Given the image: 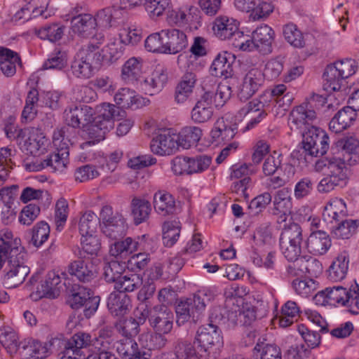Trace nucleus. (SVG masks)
Instances as JSON below:
<instances>
[{
	"mask_svg": "<svg viewBox=\"0 0 359 359\" xmlns=\"http://www.w3.org/2000/svg\"><path fill=\"white\" fill-rule=\"evenodd\" d=\"M73 130L69 127L56 128L53 134V144L55 151L36 158L25 165L30 172H36L48 168L51 172H62L68 163L69 144Z\"/></svg>",
	"mask_w": 359,
	"mask_h": 359,
	"instance_id": "nucleus-1",
	"label": "nucleus"
},
{
	"mask_svg": "<svg viewBox=\"0 0 359 359\" xmlns=\"http://www.w3.org/2000/svg\"><path fill=\"white\" fill-rule=\"evenodd\" d=\"M194 343L200 349L196 351L191 344H183L184 351L172 354L167 359H210L208 349L222 344V332L217 326L208 324L200 327L195 337Z\"/></svg>",
	"mask_w": 359,
	"mask_h": 359,
	"instance_id": "nucleus-2",
	"label": "nucleus"
},
{
	"mask_svg": "<svg viewBox=\"0 0 359 359\" xmlns=\"http://www.w3.org/2000/svg\"><path fill=\"white\" fill-rule=\"evenodd\" d=\"M102 33L95 34L92 41L83 46L74 56L71 65V71L77 78L88 79L93 74V70L100 65V46L104 42Z\"/></svg>",
	"mask_w": 359,
	"mask_h": 359,
	"instance_id": "nucleus-3",
	"label": "nucleus"
},
{
	"mask_svg": "<svg viewBox=\"0 0 359 359\" xmlns=\"http://www.w3.org/2000/svg\"><path fill=\"white\" fill-rule=\"evenodd\" d=\"M316 302L322 304L334 306H345L353 313L359 311V285L357 283L344 287L334 285L319 291L315 296Z\"/></svg>",
	"mask_w": 359,
	"mask_h": 359,
	"instance_id": "nucleus-4",
	"label": "nucleus"
},
{
	"mask_svg": "<svg viewBox=\"0 0 359 359\" xmlns=\"http://www.w3.org/2000/svg\"><path fill=\"white\" fill-rule=\"evenodd\" d=\"M215 298V294L208 290L196 292L193 297L181 302L176 306L177 323L180 325L190 319L194 322L198 320L207 304Z\"/></svg>",
	"mask_w": 359,
	"mask_h": 359,
	"instance_id": "nucleus-5",
	"label": "nucleus"
},
{
	"mask_svg": "<svg viewBox=\"0 0 359 359\" xmlns=\"http://www.w3.org/2000/svg\"><path fill=\"white\" fill-rule=\"evenodd\" d=\"M358 69L357 62L351 58H346L327 65L323 73V87L328 92L338 91L343 81L355 74Z\"/></svg>",
	"mask_w": 359,
	"mask_h": 359,
	"instance_id": "nucleus-6",
	"label": "nucleus"
},
{
	"mask_svg": "<svg viewBox=\"0 0 359 359\" xmlns=\"http://www.w3.org/2000/svg\"><path fill=\"white\" fill-rule=\"evenodd\" d=\"M302 229L297 223L285 226L280 236V248L285 259L294 264L304 255Z\"/></svg>",
	"mask_w": 359,
	"mask_h": 359,
	"instance_id": "nucleus-7",
	"label": "nucleus"
},
{
	"mask_svg": "<svg viewBox=\"0 0 359 359\" xmlns=\"http://www.w3.org/2000/svg\"><path fill=\"white\" fill-rule=\"evenodd\" d=\"M100 225L102 233L112 240L125 235L127 230L126 219L122 214L114 212L112 207L104 205L100 212Z\"/></svg>",
	"mask_w": 359,
	"mask_h": 359,
	"instance_id": "nucleus-8",
	"label": "nucleus"
},
{
	"mask_svg": "<svg viewBox=\"0 0 359 359\" xmlns=\"http://www.w3.org/2000/svg\"><path fill=\"white\" fill-rule=\"evenodd\" d=\"M67 302L73 309H78L84 306V316L90 318L97 311L100 298L93 297L90 289L75 284L70 290Z\"/></svg>",
	"mask_w": 359,
	"mask_h": 359,
	"instance_id": "nucleus-9",
	"label": "nucleus"
},
{
	"mask_svg": "<svg viewBox=\"0 0 359 359\" xmlns=\"http://www.w3.org/2000/svg\"><path fill=\"white\" fill-rule=\"evenodd\" d=\"M329 147V137L325 130L311 126L303 134L302 148L310 156H323Z\"/></svg>",
	"mask_w": 359,
	"mask_h": 359,
	"instance_id": "nucleus-10",
	"label": "nucleus"
},
{
	"mask_svg": "<svg viewBox=\"0 0 359 359\" xmlns=\"http://www.w3.org/2000/svg\"><path fill=\"white\" fill-rule=\"evenodd\" d=\"M348 103L351 106L340 109L330 121L329 128L332 132H342L350 127L355 120L356 111H359V88L352 94Z\"/></svg>",
	"mask_w": 359,
	"mask_h": 359,
	"instance_id": "nucleus-11",
	"label": "nucleus"
},
{
	"mask_svg": "<svg viewBox=\"0 0 359 359\" xmlns=\"http://www.w3.org/2000/svg\"><path fill=\"white\" fill-rule=\"evenodd\" d=\"M346 164V162L341 158H322L316 161L315 170L317 172H325L330 177L335 179L342 187L348 182V169Z\"/></svg>",
	"mask_w": 359,
	"mask_h": 359,
	"instance_id": "nucleus-12",
	"label": "nucleus"
},
{
	"mask_svg": "<svg viewBox=\"0 0 359 359\" xmlns=\"http://www.w3.org/2000/svg\"><path fill=\"white\" fill-rule=\"evenodd\" d=\"M25 256L20 259L18 256L8 257V265L4 271L3 283L9 288L18 287L29 273V268L24 264Z\"/></svg>",
	"mask_w": 359,
	"mask_h": 359,
	"instance_id": "nucleus-13",
	"label": "nucleus"
},
{
	"mask_svg": "<svg viewBox=\"0 0 359 359\" xmlns=\"http://www.w3.org/2000/svg\"><path fill=\"white\" fill-rule=\"evenodd\" d=\"M264 83L262 71L257 67L250 69L243 78L238 97L242 101H246L252 97Z\"/></svg>",
	"mask_w": 359,
	"mask_h": 359,
	"instance_id": "nucleus-14",
	"label": "nucleus"
},
{
	"mask_svg": "<svg viewBox=\"0 0 359 359\" xmlns=\"http://www.w3.org/2000/svg\"><path fill=\"white\" fill-rule=\"evenodd\" d=\"M82 252L79 251L78 259L70 262L67 266V271L71 276L83 283H90L97 275L95 265L89 259L81 258Z\"/></svg>",
	"mask_w": 359,
	"mask_h": 359,
	"instance_id": "nucleus-15",
	"label": "nucleus"
},
{
	"mask_svg": "<svg viewBox=\"0 0 359 359\" xmlns=\"http://www.w3.org/2000/svg\"><path fill=\"white\" fill-rule=\"evenodd\" d=\"M26 253L21 246V241L18 238H13L11 231L8 229L0 230V258L4 264L8 257L18 256L22 259Z\"/></svg>",
	"mask_w": 359,
	"mask_h": 359,
	"instance_id": "nucleus-16",
	"label": "nucleus"
},
{
	"mask_svg": "<svg viewBox=\"0 0 359 359\" xmlns=\"http://www.w3.org/2000/svg\"><path fill=\"white\" fill-rule=\"evenodd\" d=\"M173 321L174 314L169 308L164 304L154 306L149 325L155 332L168 334L172 329Z\"/></svg>",
	"mask_w": 359,
	"mask_h": 359,
	"instance_id": "nucleus-17",
	"label": "nucleus"
},
{
	"mask_svg": "<svg viewBox=\"0 0 359 359\" xmlns=\"http://www.w3.org/2000/svg\"><path fill=\"white\" fill-rule=\"evenodd\" d=\"M93 116L92 108L86 105L69 107L64 112V117L66 126L73 130L72 137H73L75 130L74 128H79L81 125L85 126L91 121Z\"/></svg>",
	"mask_w": 359,
	"mask_h": 359,
	"instance_id": "nucleus-18",
	"label": "nucleus"
},
{
	"mask_svg": "<svg viewBox=\"0 0 359 359\" xmlns=\"http://www.w3.org/2000/svg\"><path fill=\"white\" fill-rule=\"evenodd\" d=\"M264 104L261 100H253L241 108L238 111L237 116L243 118L249 116L251 119L246 126L242 129L243 133L255 128L263 119L267 116L264 110Z\"/></svg>",
	"mask_w": 359,
	"mask_h": 359,
	"instance_id": "nucleus-19",
	"label": "nucleus"
},
{
	"mask_svg": "<svg viewBox=\"0 0 359 359\" xmlns=\"http://www.w3.org/2000/svg\"><path fill=\"white\" fill-rule=\"evenodd\" d=\"M264 104L261 100H253L241 108L238 111L237 116L243 118L249 116L251 119L246 126L242 129L243 133L255 128L263 119L267 116L264 110Z\"/></svg>",
	"mask_w": 359,
	"mask_h": 359,
	"instance_id": "nucleus-20",
	"label": "nucleus"
},
{
	"mask_svg": "<svg viewBox=\"0 0 359 359\" xmlns=\"http://www.w3.org/2000/svg\"><path fill=\"white\" fill-rule=\"evenodd\" d=\"M94 346V337L86 332L74 334L66 345L65 355L69 359H85L82 348Z\"/></svg>",
	"mask_w": 359,
	"mask_h": 359,
	"instance_id": "nucleus-21",
	"label": "nucleus"
},
{
	"mask_svg": "<svg viewBox=\"0 0 359 359\" xmlns=\"http://www.w3.org/2000/svg\"><path fill=\"white\" fill-rule=\"evenodd\" d=\"M287 273L292 276L308 274L311 276H317L323 271L322 264L316 259L307 255H303L299 259L288 266Z\"/></svg>",
	"mask_w": 359,
	"mask_h": 359,
	"instance_id": "nucleus-22",
	"label": "nucleus"
},
{
	"mask_svg": "<svg viewBox=\"0 0 359 359\" xmlns=\"http://www.w3.org/2000/svg\"><path fill=\"white\" fill-rule=\"evenodd\" d=\"M213 95L212 91H205L198 100L191 111V118L194 123H204L212 118Z\"/></svg>",
	"mask_w": 359,
	"mask_h": 359,
	"instance_id": "nucleus-23",
	"label": "nucleus"
},
{
	"mask_svg": "<svg viewBox=\"0 0 359 359\" xmlns=\"http://www.w3.org/2000/svg\"><path fill=\"white\" fill-rule=\"evenodd\" d=\"M176 134L165 132L153 138L150 144L151 151L159 156L171 155L180 147Z\"/></svg>",
	"mask_w": 359,
	"mask_h": 359,
	"instance_id": "nucleus-24",
	"label": "nucleus"
},
{
	"mask_svg": "<svg viewBox=\"0 0 359 359\" xmlns=\"http://www.w3.org/2000/svg\"><path fill=\"white\" fill-rule=\"evenodd\" d=\"M317 115L311 102H304L294 107L290 112L289 123L296 128L311 125L316 119Z\"/></svg>",
	"mask_w": 359,
	"mask_h": 359,
	"instance_id": "nucleus-25",
	"label": "nucleus"
},
{
	"mask_svg": "<svg viewBox=\"0 0 359 359\" xmlns=\"http://www.w3.org/2000/svg\"><path fill=\"white\" fill-rule=\"evenodd\" d=\"M162 34L165 36L164 53L177 54L188 46L187 36L182 30L177 29H163Z\"/></svg>",
	"mask_w": 359,
	"mask_h": 359,
	"instance_id": "nucleus-26",
	"label": "nucleus"
},
{
	"mask_svg": "<svg viewBox=\"0 0 359 359\" xmlns=\"http://www.w3.org/2000/svg\"><path fill=\"white\" fill-rule=\"evenodd\" d=\"M167 81V69L158 65L151 74L141 82L140 86L146 94L152 95L160 92L165 86Z\"/></svg>",
	"mask_w": 359,
	"mask_h": 359,
	"instance_id": "nucleus-27",
	"label": "nucleus"
},
{
	"mask_svg": "<svg viewBox=\"0 0 359 359\" xmlns=\"http://www.w3.org/2000/svg\"><path fill=\"white\" fill-rule=\"evenodd\" d=\"M274 34L273 30L266 25L257 27L252 32V43L255 44V50H257L264 55L271 53Z\"/></svg>",
	"mask_w": 359,
	"mask_h": 359,
	"instance_id": "nucleus-28",
	"label": "nucleus"
},
{
	"mask_svg": "<svg viewBox=\"0 0 359 359\" xmlns=\"http://www.w3.org/2000/svg\"><path fill=\"white\" fill-rule=\"evenodd\" d=\"M331 245L330 236L324 231H313L306 241L307 251L316 256L325 255Z\"/></svg>",
	"mask_w": 359,
	"mask_h": 359,
	"instance_id": "nucleus-29",
	"label": "nucleus"
},
{
	"mask_svg": "<svg viewBox=\"0 0 359 359\" xmlns=\"http://www.w3.org/2000/svg\"><path fill=\"white\" fill-rule=\"evenodd\" d=\"M86 125L83 136L89 140L84 142L83 145H92L100 142L104 139L107 133L112 129L109 122L102 123L100 118H95L92 123Z\"/></svg>",
	"mask_w": 359,
	"mask_h": 359,
	"instance_id": "nucleus-30",
	"label": "nucleus"
},
{
	"mask_svg": "<svg viewBox=\"0 0 359 359\" xmlns=\"http://www.w3.org/2000/svg\"><path fill=\"white\" fill-rule=\"evenodd\" d=\"M196 74L187 71L177 84L175 90V101L183 104L191 96L196 83Z\"/></svg>",
	"mask_w": 359,
	"mask_h": 359,
	"instance_id": "nucleus-31",
	"label": "nucleus"
},
{
	"mask_svg": "<svg viewBox=\"0 0 359 359\" xmlns=\"http://www.w3.org/2000/svg\"><path fill=\"white\" fill-rule=\"evenodd\" d=\"M237 133L236 124H230L224 118H220L215 123L210 136L212 142L216 144L226 143L231 140Z\"/></svg>",
	"mask_w": 359,
	"mask_h": 359,
	"instance_id": "nucleus-32",
	"label": "nucleus"
},
{
	"mask_svg": "<svg viewBox=\"0 0 359 359\" xmlns=\"http://www.w3.org/2000/svg\"><path fill=\"white\" fill-rule=\"evenodd\" d=\"M346 215V205L344 201L341 198H334L324 207L322 218L327 224H336Z\"/></svg>",
	"mask_w": 359,
	"mask_h": 359,
	"instance_id": "nucleus-33",
	"label": "nucleus"
},
{
	"mask_svg": "<svg viewBox=\"0 0 359 359\" xmlns=\"http://www.w3.org/2000/svg\"><path fill=\"white\" fill-rule=\"evenodd\" d=\"M71 29L74 34L83 38L91 36L95 29L93 16L88 13L80 14L71 19Z\"/></svg>",
	"mask_w": 359,
	"mask_h": 359,
	"instance_id": "nucleus-34",
	"label": "nucleus"
},
{
	"mask_svg": "<svg viewBox=\"0 0 359 359\" xmlns=\"http://www.w3.org/2000/svg\"><path fill=\"white\" fill-rule=\"evenodd\" d=\"M139 342L142 352L148 353V356L144 359H149L151 356V351L163 348L166 344L167 339L163 334L154 331V332L141 334Z\"/></svg>",
	"mask_w": 359,
	"mask_h": 359,
	"instance_id": "nucleus-35",
	"label": "nucleus"
},
{
	"mask_svg": "<svg viewBox=\"0 0 359 359\" xmlns=\"http://www.w3.org/2000/svg\"><path fill=\"white\" fill-rule=\"evenodd\" d=\"M65 272L50 271L47 273L46 279L41 284V288H38L42 296L48 298H56L60 294V288L62 278H66Z\"/></svg>",
	"mask_w": 359,
	"mask_h": 359,
	"instance_id": "nucleus-36",
	"label": "nucleus"
},
{
	"mask_svg": "<svg viewBox=\"0 0 359 359\" xmlns=\"http://www.w3.org/2000/svg\"><path fill=\"white\" fill-rule=\"evenodd\" d=\"M118 353L125 359H144L148 355L142 352L137 343L130 337H123L116 343Z\"/></svg>",
	"mask_w": 359,
	"mask_h": 359,
	"instance_id": "nucleus-37",
	"label": "nucleus"
},
{
	"mask_svg": "<svg viewBox=\"0 0 359 359\" xmlns=\"http://www.w3.org/2000/svg\"><path fill=\"white\" fill-rule=\"evenodd\" d=\"M239 22L227 16H219L214 21L212 29L217 37L221 40L230 39L238 29Z\"/></svg>",
	"mask_w": 359,
	"mask_h": 359,
	"instance_id": "nucleus-38",
	"label": "nucleus"
},
{
	"mask_svg": "<svg viewBox=\"0 0 359 359\" xmlns=\"http://www.w3.org/2000/svg\"><path fill=\"white\" fill-rule=\"evenodd\" d=\"M48 140L39 129L32 128L29 132V136L25 141L24 146L28 153L40 156L45 154Z\"/></svg>",
	"mask_w": 359,
	"mask_h": 359,
	"instance_id": "nucleus-39",
	"label": "nucleus"
},
{
	"mask_svg": "<svg viewBox=\"0 0 359 359\" xmlns=\"http://www.w3.org/2000/svg\"><path fill=\"white\" fill-rule=\"evenodd\" d=\"M349 264V253L346 250L341 252L332 262L327 271L328 278L333 282L341 281L345 278Z\"/></svg>",
	"mask_w": 359,
	"mask_h": 359,
	"instance_id": "nucleus-40",
	"label": "nucleus"
},
{
	"mask_svg": "<svg viewBox=\"0 0 359 359\" xmlns=\"http://www.w3.org/2000/svg\"><path fill=\"white\" fill-rule=\"evenodd\" d=\"M292 208L290 190L288 188L278 190L274 196L273 214H280L282 221H285L286 215L291 213Z\"/></svg>",
	"mask_w": 359,
	"mask_h": 359,
	"instance_id": "nucleus-41",
	"label": "nucleus"
},
{
	"mask_svg": "<svg viewBox=\"0 0 359 359\" xmlns=\"http://www.w3.org/2000/svg\"><path fill=\"white\" fill-rule=\"evenodd\" d=\"M21 65L18 54L7 48L0 47V70L8 77L16 72V65Z\"/></svg>",
	"mask_w": 359,
	"mask_h": 359,
	"instance_id": "nucleus-42",
	"label": "nucleus"
},
{
	"mask_svg": "<svg viewBox=\"0 0 359 359\" xmlns=\"http://www.w3.org/2000/svg\"><path fill=\"white\" fill-rule=\"evenodd\" d=\"M130 306V299L128 294L118 291L111 292L107 299V307L114 316H123Z\"/></svg>",
	"mask_w": 359,
	"mask_h": 359,
	"instance_id": "nucleus-43",
	"label": "nucleus"
},
{
	"mask_svg": "<svg viewBox=\"0 0 359 359\" xmlns=\"http://www.w3.org/2000/svg\"><path fill=\"white\" fill-rule=\"evenodd\" d=\"M138 245L137 241L131 237H127L110 245L109 254L116 258L125 259L137 250Z\"/></svg>",
	"mask_w": 359,
	"mask_h": 359,
	"instance_id": "nucleus-44",
	"label": "nucleus"
},
{
	"mask_svg": "<svg viewBox=\"0 0 359 359\" xmlns=\"http://www.w3.org/2000/svg\"><path fill=\"white\" fill-rule=\"evenodd\" d=\"M358 225V220L343 218L332 228L331 234L334 238L348 240L356 233Z\"/></svg>",
	"mask_w": 359,
	"mask_h": 359,
	"instance_id": "nucleus-45",
	"label": "nucleus"
},
{
	"mask_svg": "<svg viewBox=\"0 0 359 359\" xmlns=\"http://www.w3.org/2000/svg\"><path fill=\"white\" fill-rule=\"evenodd\" d=\"M143 60L140 57H131L123 65L121 78L126 83H133L138 80L142 72Z\"/></svg>",
	"mask_w": 359,
	"mask_h": 359,
	"instance_id": "nucleus-46",
	"label": "nucleus"
},
{
	"mask_svg": "<svg viewBox=\"0 0 359 359\" xmlns=\"http://www.w3.org/2000/svg\"><path fill=\"white\" fill-rule=\"evenodd\" d=\"M154 206L158 214L166 216L173 213L175 202L171 194L163 191H158L154 196Z\"/></svg>",
	"mask_w": 359,
	"mask_h": 359,
	"instance_id": "nucleus-47",
	"label": "nucleus"
},
{
	"mask_svg": "<svg viewBox=\"0 0 359 359\" xmlns=\"http://www.w3.org/2000/svg\"><path fill=\"white\" fill-rule=\"evenodd\" d=\"M229 55L227 52L217 55L210 67V72L212 76L225 78L231 76L232 66L228 58Z\"/></svg>",
	"mask_w": 359,
	"mask_h": 359,
	"instance_id": "nucleus-48",
	"label": "nucleus"
},
{
	"mask_svg": "<svg viewBox=\"0 0 359 359\" xmlns=\"http://www.w3.org/2000/svg\"><path fill=\"white\" fill-rule=\"evenodd\" d=\"M181 223L177 219L165 222L162 226L163 243L165 247L173 246L179 240L181 232Z\"/></svg>",
	"mask_w": 359,
	"mask_h": 359,
	"instance_id": "nucleus-49",
	"label": "nucleus"
},
{
	"mask_svg": "<svg viewBox=\"0 0 359 359\" xmlns=\"http://www.w3.org/2000/svg\"><path fill=\"white\" fill-rule=\"evenodd\" d=\"M131 211L135 224L146 221L151 211L149 201L144 198L135 197L131 201Z\"/></svg>",
	"mask_w": 359,
	"mask_h": 359,
	"instance_id": "nucleus-50",
	"label": "nucleus"
},
{
	"mask_svg": "<svg viewBox=\"0 0 359 359\" xmlns=\"http://www.w3.org/2000/svg\"><path fill=\"white\" fill-rule=\"evenodd\" d=\"M342 160L348 165H354L359 162V141L353 137H347L341 141Z\"/></svg>",
	"mask_w": 359,
	"mask_h": 359,
	"instance_id": "nucleus-51",
	"label": "nucleus"
},
{
	"mask_svg": "<svg viewBox=\"0 0 359 359\" xmlns=\"http://www.w3.org/2000/svg\"><path fill=\"white\" fill-rule=\"evenodd\" d=\"M203 135L202 130L197 126H187L182 129L177 135L179 138L180 147L182 149H189L195 145Z\"/></svg>",
	"mask_w": 359,
	"mask_h": 359,
	"instance_id": "nucleus-52",
	"label": "nucleus"
},
{
	"mask_svg": "<svg viewBox=\"0 0 359 359\" xmlns=\"http://www.w3.org/2000/svg\"><path fill=\"white\" fill-rule=\"evenodd\" d=\"M124 47L120 41L115 40L104 46L100 52V64L107 65L113 63L123 55Z\"/></svg>",
	"mask_w": 359,
	"mask_h": 359,
	"instance_id": "nucleus-53",
	"label": "nucleus"
},
{
	"mask_svg": "<svg viewBox=\"0 0 359 359\" xmlns=\"http://www.w3.org/2000/svg\"><path fill=\"white\" fill-rule=\"evenodd\" d=\"M198 8L191 5H185L177 11H173L175 22L179 25H184L197 22L199 18Z\"/></svg>",
	"mask_w": 359,
	"mask_h": 359,
	"instance_id": "nucleus-54",
	"label": "nucleus"
},
{
	"mask_svg": "<svg viewBox=\"0 0 359 359\" xmlns=\"http://www.w3.org/2000/svg\"><path fill=\"white\" fill-rule=\"evenodd\" d=\"M114 102L122 108H137L140 106V97L134 90L128 88H122L114 95Z\"/></svg>",
	"mask_w": 359,
	"mask_h": 359,
	"instance_id": "nucleus-55",
	"label": "nucleus"
},
{
	"mask_svg": "<svg viewBox=\"0 0 359 359\" xmlns=\"http://www.w3.org/2000/svg\"><path fill=\"white\" fill-rule=\"evenodd\" d=\"M0 198L4 203V207L1 210V220L4 224H11L15 219V212L12 208L13 198L10 189H1L0 190Z\"/></svg>",
	"mask_w": 359,
	"mask_h": 359,
	"instance_id": "nucleus-56",
	"label": "nucleus"
},
{
	"mask_svg": "<svg viewBox=\"0 0 359 359\" xmlns=\"http://www.w3.org/2000/svg\"><path fill=\"white\" fill-rule=\"evenodd\" d=\"M100 223L98 217L93 211L85 212L81 217L79 223V233L81 236L88 234H95Z\"/></svg>",
	"mask_w": 359,
	"mask_h": 359,
	"instance_id": "nucleus-57",
	"label": "nucleus"
},
{
	"mask_svg": "<svg viewBox=\"0 0 359 359\" xmlns=\"http://www.w3.org/2000/svg\"><path fill=\"white\" fill-rule=\"evenodd\" d=\"M254 244L257 247L271 245L273 243L272 229L269 222H264L257 226L252 236Z\"/></svg>",
	"mask_w": 359,
	"mask_h": 359,
	"instance_id": "nucleus-58",
	"label": "nucleus"
},
{
	"mask_svg": "<svg viewBox=\"0 0 359 359\" xmlns=\"http://www.w3.org/2000/svg\"><path fill=\"white\" fill-rule=\"evenodd\" d=\"M0 343L8 352H16L19 346V337L17 332L9 326L0 327Z\"/></svg>",
	"mask_w": 359,
	"mask_h": 359,
	"instance_id": "nucleus-59",
	"label": "nucleus"
},
{
	"mask_svg": "<svg viewBox=\"0 0 359 359\" xmlns=\"http://www.w3.org/2000/svg\"><path fill=\"white\" fill-rule=\"evenodd\" d=\"M253 356L256 359H282L280 348L275 344L257 343L253 348Z\"/></svg>",
	"mask_w": 359,
	"mask_h": 359,
	"instance_id": "nucleus-60",
	"label": "nucleus"
},
{
	"mask_svg": "<svg viewBox=\"0 0 359 359\" xmlns=\"http://www.w3.org/2000/svg\"><path fill=\"white\" fill-rule=\"evenodd\" d=\"M285 39L294 48H303L306 43L302 32L292 23L285 25L283 29Z\"/></svg>",
	"mask_w": 359,
	"mask_h": 359,
	"instance_id": "nucleus-61",
	"label": "nucleus"
},
{
	"mask_svg": "<svg viewBox=\"0 0 359 359\" xmlns=\"http://www.w3.org/2000/svg\"><path fill=\"white\" fill-rule=\"evenodd\" d=\"M142 285V278L137 274L121 276L114 285V289L119 292H133Z\"/></svg>",
	"mask_w": 359,
	"mask_h": 359,
	"instance_id": "nucleus-62",
	"label": "nucleus"
},
{
	"mask_svg": "<svg viewBox=\"0 0 359 359\" xmlns=\"http://www.w3.org/2000/svg\"><path fill=\"white\" fill-rule=\"evenodd\" d=\"M299 311V307L295 302L287 301L281 308L280 326L287 327L291 325L298 317Z\"/></svg>",
	"mask_w": 359,
	"mask_h": 359,
	"instance_id": "nucleus-63",
	"label": "nucleus"
},
{
	"mask_svg": "<svg viewBox=\"0 0 359 359\" xmlns=\"http://www.w3.org/2000/svg\"><path fill=\"white\" fill-rule=\"evenodd\" d=\"M50 227L45 222L37 223L32 229L30 243L36 248L41 247L48 238Z\"/></svg>",
	"mask_w": 359,
	"mask_h": 359,
	"instance_id": "nucleus-64",
	"label": "nucleus"
}]
</instances>
